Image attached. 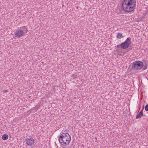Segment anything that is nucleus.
<instances>
[{
    "instance_id": "nucleus-3",
    "label": "nucleus",
    "mask_w": 148,
    "mask_h": 148,
    "mask_svg": "<svg viewBox=\"0 0 148 148\" xmlns=\"http://www.w3.org/2000/svg\"><path fill=\"white\" fill-rule=\"evenodd\" d=\"M27 31V29L26 26H23L20 27L15 32V36L17 38H20L24 36Z\"/></svg>"
},
{
    "instance_id": "nucleus-11",
    "label": "nucleus",
    "mask_w": 148,
    "mask_h": 148,
    "mask_svg": "<svg viewBox=\"0 0 148 148\" xmlns=\"http://www.w3.org/2000/svg\"><path fill=\"white\" fill-rule=\"evenodd\" d=\"M145 110L147 111H148V104H147L145 106Z\"/></svg>"
},
{
    "instance_id": "nucleus-8",
    "label": "nucleus",
    "mask_w": 148,
    "mask_h": 148,
    "mask_svg": "<svg viewBox=\"0 0 148 148\" xmlns=\"http://www.w3.org/2000/svg\"><path fill=\"white\" fill-rule=\"evenodd\" d=\"M143 61L145 62L144 65H143V70H144L147 69V62H146V61L144 60H143Z\"/></svg>"
},
{
    "instance_id": "nucleus-2",
    "label": "nucleus",
    "mask_w": 148,
    "mask_h": 148,
    "mask_svg": "<svg viewBox=\"0 0 148 148\" xmlns=\"http://www.w3.org/2000/svg\"><path fill=\"white\" fill-rule=\"evenodd\" d=\"M58 140L62 145L65 146L69 144L71 140V138L69 134L63 133L59 137Z\"/></svg>"
},
{
    "instance_id": "nucleus-12",
    "label": "nucleus",
    "mask_w": 148,
    "mask_h": 148,
    "mask_svg": "<svg viewBox=\"0 0 148 148\" xmlns=\"http://www.w3.org/2000/svg\"><path fill=\"white\" fill-rule=\"evenodd\" d=\"M7 91V90H5L4 92H6Z\"/></svg>"
},
{
    "instance_id": "nucleus-5",
    "label": "nucleus",
    "mask_w": 148,
    "mask_h": 148,
    "mask_svg": "<svg viewBox=\"0 0 148 148\" xmlns=\"http://www.w3.org/2000/svg\"><path fill=\"white\" fill-rule=\"evenodd\" d=\"M131 38L130 37L127 38L126 40L123 42L121 43L119 45H117V47L121 46L123 49H125L131 46L132 43Z\"/></svg>"
},
{
    "instance_id": "nucleus-9",
    "label": "nucleus",
    "mask_w": 148,
    "mask_h": 148,
    "mask_svg": "<svg viewBox=\"0 0 148 148\" xmlns=\"http://www.w3.org/2000/svg\"><path fill=\"white\" fill-rule=\"evenodd\" d=\"M8 138V136L6 134H3L2 136V139L3 140H5Z\"/></svg>"
},
{
    "instance_id": "nucleus-1",
    "label": "nucleus",
    "mask_w": 148,
    "mask_h": 148,
    "mask_svg": "<svg viewBox=\"0 0 148 148\" xmlns=\"http://www.w3.org/2000/svg\"><path fill=\"white\" fill-rule=\"evenodd\" d=\"M122 2L123 9L125 12H132L135 8L136 4L135 0H123Z\"/></svg>"
},
{
    "instance_id": "nucleus-6",
    "label": "nucleus",
    "mask_w": 148,
    "mask_h": 148,
    "mask_svg": "<svg viewBox=\"0 0 148 148\" xmlns=\"http://www.w3.org/2000/svg\"><path fill=\"white\" fill-rule=\"evenodd\" d=\"M25 141L27 145L28 146H31L34 144V140L31 137L26 139Z\"/></svg>"
},
{
    "instance_id": "nucleus-7",
    "label": "nucleus",
    "mask_w": 148,
    "mask_h": 148,
    "mask_svg": "<svg viewBox=\"0 0 148 148\" xmlns=\"http://www.w3.org/2000/svg\"><path fill=\"white\" fill-rule=\"evenodd\" d=\"M143 115V110L141 111L137 115L136 117V119H139Z\"/></svg>"
},
{
    "instance_id": "nucleus-13",
    "label": "nucleus",
    "mask_w": 148,
    "mask_h": 148,
    "mask_svg": "<svg viewBox=\"0 0 148 148\" xmlns=\"http://www.w3.org/2000/svg\"><path fill=\"white\" fill-rule=\"evenodd\" d=\"M144 106H143V110L144 109Z\"/></svg>"
},
{
    "instance_id": "nucleus-10",
    "label": "nucleus",
    "mask_w": 148,
    "mask_h": 148,
    "mask_svg": "<svg viewBox=\"0 0 148 148\" xmlns=\"http://www.w3.org/2000/svg\"><path fill=\"white\" fill-rule=\"evenodd\" d=\"M117 38L118 39H120L123 37L122 34L120 33H118L116 36Z\"/></svg>"
},
{
    "instance_id": "nucleus-4",
    "label": "nucleus",
    "mask_w": 148,
    "mask_h": 148,
    "mask_svg": "<svg viewBox=\"0 0 148 148\" xmlns=\"http://www.w3.org/2000/svg\"><path fill=\"white\" fill-rule=\"evenodd\" d=\"M143 66V62L140 61H136L134 62L132 64V69L135 70L140 69Z\"/></svg>"
}]
</instances>
